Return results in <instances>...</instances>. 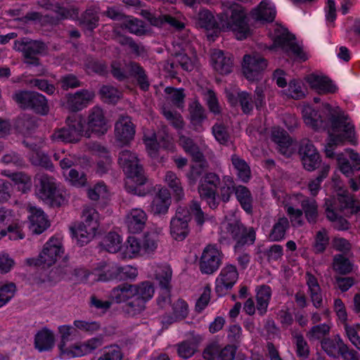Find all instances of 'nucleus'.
<instances>
[{"label": "nucleus", "mask_w": 360, "mask_h": 360, "mask_svg": "<svg viewBox=\"0 0 360 360\" xmlns=\"http://www.w3.org/2000/svg\"><path fill=\"white\" fill-rule=\"evenodd\" d=\"M223 6V13L219 15V22L210 11L202 9L198 15V25L207 30L226 28L234 32L238 39H245L250 34V28L243 8L237 4L227 3Z\"/></svg>", "instance_id": "1"}, {"label": "nucleus", "mask_w": 360, "mask_h": 360, "mask_svg": "<svg viewBox=\"0 0 360 360\" xmlns=\"http://www.w3.org/2000/svg\"><path fill=\"white\" fill-rule=\"evenodd\" d=\"M304 123L315 130L327 131L342 129L348 139L354 134V125L349 121L348 115L339 107H332L326 103L321 112H318L309 105H304L302 110Z\"/></svg>", "instance_id": "2"}, {"label": "nucleus", "mask_w": 360, "mask_h": 360, "mask_svg": "<svg viewBox=\"0 0 360 360\" xmlns=\"http://www.w3.org/2000/svg\"><path fill=\"white\" fill-rule=\"evenodd\" d=\"M118 164L127 176V191L139 196L145 195L146 191H142L141 186L146 183V178L136 154L127 149L121 150L118 156Z\"/></svg>", "instance_id": "3"}, {"label": "nucleus", "mask_w": 360, "mask_h": 360, "mask_svg": "<svg viewBox=\"0 0 360 360\" xmlns=\"http://www.w3.org/2000/svg\"><path fill=\"white\" fill-rule=\"evenodd\" d=\"M190 210L186 207L179 206L176 211L175 216L170 221V233L172 236L176 240H183L189 233L188 222L191 220V213L195 217L198 225L202 226L205 217L202 211L200 205L195 200L191 202Z\"/></svg>", "instance_id": "4"}, {"label": "nucleus", "mask_w": 360, "mask_h": 360, "mask_svg": "<svg viewBox=\"0 0 360 360\" xmlns=\"http://www.w3.org/2000/svg\"><path fill=\"white\" fill-rule=\"evenodd\" d=\"M235 242L234 250L237 252L245 245H253L256 240V231L253 227L245 226L240 221L234 220L225 224L221 229L219 242L228 244Z\"/></svg>", "instance_id": "5"}, {"label": "nucleus", "mask_w": 360, "mask_h": 360, "mask_svg": "<svg viewBox=\"0 0 360 360\" xmlns=\"http://www.w3.org/2000/svg\"><path fill=\"white\" fill-rule=\"evenodd\" d=\"M100 226V214L93 207H83L81 221L72 228L73 237L79 245L83 246L90 242L96 235Z\"/></svg>", "instance_id": "6"}, {"label": "nucleus", "mask_w": 360, "mask_h": 360, "mask_svg": "<svg viewBox=\"0 0 360 360\" xmlns=\"http://www.w3.org/2000/svg\"><path fill=\"white\" fill-rule=\"evenodd\" d=\"M273 41L274 44L269 48L271 50L280 48L288 56L302 60L307 59L302 46L296 42L295 36L290 34L285 27L281 25L276 27Z\"/></svg>", "instance_id": "7"}, {"label": "nucleus", "mask_w": 360, "mask_h": 360, "mask_svg": "<svg viewBox=\"0 0 360 360\" xmlns=\"http://www.w3.org/2000/svg\"><path fill=\"white\" fill-rule=\"evenodd\" d=\"M112 76L119 81H124L129 77L136 79L139 87L147 91L150 86L148 75L145 70L137 63L130 61L124 64V67L118 63H114L111 65Z\"/></svg>", "instance_id": "8"}, {"label": "nucleus", "mask_w": 360, "mask_h": 360, "mask_svg": "<svg viewBox=\"0 0 360 360\" xmlns=\"http://www.w3.org/2000/svg\"><path fill=\"white\" fill-rule=\"evenodd\" d=\"M63 252L60 240L52 237L44 245L37 258H27L25 263L29 266H42L49 267L54 264Z\"/></svg>", "instance_id": "9"}, {"label": "nucleus", "mask_w": 360, "mask_h": 360, "mask_svg": "<svg viewBox=\"0 0 360 360\" xmlns=\"http://www.w3.org/2000/svg\"><path fill=\"white\" fill-rule=\"evenodd\" d=\"M84 124L82 118L77 115L69 116L66 127L56 131L51 138L54 141L73 143L77 142L83 136Z\"/></svg>", "instance_id": "10"}, {"label": "nucleus", "mask_w": 360, "mask_h": 360, "mask_svg": "<svg viewBox=\"0 0 360 360\" xmlns=\"http://www.w3.org/2000/svg\"><path fill=\"white\" fill-rule=\"evenodd\" d=\"M40 186L37 192L39 198L52 207H59L65 202L63 195L57 190L53 178L44 174L40 176Z\"/></svg>", "instance_id": "11"}, {"label": "nucleus", "mask_w": 360, "mask_h": 360, "mask_svg": "<svg viewBox=\"0 0 360 360\" xmlns=\"http://www.w3.org/2000/svg\"><path fill=\"white\" fill-rule=\"evenodd\" d=\"M220 184V178L214 172H207L200 180L198 188V193L202 200L207 202L211 209H215L217 201V188Z\"/></svg>", "instance_id": "12"}, {"label": "nucleus", "mask_w": 360, "mask_h": 360, "mask_svg": "<svg viewBox=\"0 0 360 360\" xmlns=\"http://www.w3.org/2000/svg\"><path fill=\"white\" fill-rule=\"evenodd\" d=\"M13 49L22 53L26 64L38 66L39 60L36 55L43 53L46 49V46L39 41L22 38L14 41Z\"/></svg>", "instance_id": "13"}, {"label": "nucleus", "mask_w": 360, "mask_h": 360, "mask_svg": "<svg viewBox=\"0 0 360 360\" xmlns=\"http://www.w3.org/2000/svg\"><path fill=\"white\" fill-rule=\"evenodd\" d=\"M136 295L135 300L127 303V311L131 316L141 312L145 308L146 302L150 300L155 292L153 285L150 281H143L135 285Z\"/></svg>", "instance_id": "14"}, {"label": "nucleus", "mask_w": 360, "mask_h": 360, "mask_svg": "<svg viewBox=\"0 0 360 360\" xmlns=\"http://www.w3.org/2000/svg\"><path fill=\"white\" fill-rule=\"evenodd\" d=\"M224 254L216 245H208L202 251L200 259V270L203 274H212L222 263Z\"/></svg>", "instance_id": "15"}, {"label": "nucleus", "mask_w": 360, "mask_h": 360, "mask_svg": "<svg viewBox=\"0 0 360 360\" xmlns=\"http://www.w3.org/2000/svg\"><path fill=\"white\" fill-rule=\"evenodd\" d=\"M117 264L115 262H101L91 272L81 269L75 270V274H84V277L81 278L82 281H87L91 276H94V281H108L117 279Z\"/></svg>", "instance_id": "16"}, {"label": "nucleus", "mask_w": 360, "mask_h": 360, "mask_svg": "<svg viewBox=\"0 0 360 360\" xmlns=\"http://www.w3.org/2000/svg\"><path fill=\"white\" fill-rule=\"evenodd\" d=\"M238 271L234 264H226L221 269L215 280V292L219 296H223L237 283Z\"/></svg>", "instance_id": "17"}, {"label": "nucleus", "mask_w": 360, "mask_h": 360, "mask_svg": "<svg viewBox=\"0 0 360 360\" xmlns=\"http://www.w3.org/2000/svg\"><path fill=\"white\" fill-rule=\"evenodd\" d=\"M267 67V60L259 55H245L243 72L250 81L257 80Z\"/></svg>", "instance_id": "18"}, {"label": "nucleus", "mask_w": 360, "mask_h": 360, "mask_svg": "<svg viewBox=\"0 0 360 360\" xmlns=\"http://www.w3.org/2000/svg\"><path fill=\"white\" fill-rule=\"evenodd\" d=\"M136 127L131 118L121 115L115 124V137L121 146L128 145L134 138Z\"/></svg>", "instance_id": "19"}, {"label": "nucleus", "mask_w": 360, "mask_h": 360, "mask_svg": "<svg viewBox=\"0 0 360 360\" xmlns=\"http://www.w3.org/2000/svg\"><path fill=\"white\" fill-rule=\"evenodd\" d=\"M94 91L80 89L74 94L66 95L65 108L72 112H78L86 108L95 98Z\"/></svg>", "instance_id": "20"}, {"label": "nucleus", "mask_w": 360, "mask_h": 360, "mask_svg": "<svg viewBox=\"0 0 360 360\" xmlns=\"http://www.w3.org/2000/svg\"><path fill=\"white\" fill-rule=\"evenodd\" d=\"M300 153L304 167L308 171H313L319 165L321 162L319 154L309 140L302 141Z\"/></svg>", "instance_id": "21"}, {"label": "nucleus", "mask_w": 360, "mask_h": 360, "mask_svg": "<svg viewBox=\"0 0 360 360\" xmlns=\"http://www.w3.org/2000/svg\"><path fill=\"white\" fill-rule=\"evenodd\" d=\"M87 127L92 132L98 135L107 132V120L101 107L96 105L89 110Z\"/></svg>", "instance_id": "22"}, {"label": "nucleus", "mask_w": 360, "mask_h": 360, "mask_svg": "<svg viewBox=\"0 0 360 360\" xmlns=\"http://www.w3.org/2000/svg\"><path fill=\"white\" fill-rule=\"evenodd\" d=\"M148 215L141 208L130 210L125 217V224L130 233H139L141 232L146 224Z\"/></svg>", "instance_id": "23"}, {"label": "nucleus", "mask_w": 360, "mask_h": 360, "mask_svg": "<svg viewBox=\"0 0 360 360\" xmlns=\"http://www.w3.org/2000/svg\"><path fill=\"white\" fill-rule=\"evenodd\" d=\"M29 229L33 233L40 234L43 233L49 226V221L44 211L35 206H29Z\"/></svg>", "instance_id": "24"}, {"label": "nucleus", "mask_w": 360, "mask_h": 360, "mask_svg": "<svg viewBox=\"0 0 360 360\" xmlns=\"http://www.w3.org/2000/svg\"><path fill=\"white\" fill-rule=\"evenodd\" d=\"M306 81L319 94H334L338 90L337 86L326 76L310 74L306 77Z\"/></svg>", "instance_id": "25"}, {"label": "nucleus", "mask_w": 360, "mask_h": 360, "mask_svg": "<svg viewBox=\"0 0 360 360\" xmlns=\"http://www.w3.org/2000/svg\"><path fill=\"white\" fill-rule=\"evenodd\" d=\"M211 63L213 68L221 75L232 71L233 58L231 54L225 53L219 49H214L211 53Z\"/></svg>", "instance_id": "26"}, {"label": "nucleus", "mask_w": 360, "mask_h": 360, "mask_svg": "<svg viewBox=\"0 0 360 360\" xmlns=\"http://www.w3.org/2000/svg\"><path fill=\"white\" fill-rule=\"evenodd\" d=\"M171 205V196L169 191L161 188L154 196L150 205V212L154 215H161L167 213Z\"/></svg>", "instance_id": "27"}, {"label": "nucleus", "mask_w": 360, "mask_h": 360, "mask_svg": "<svg viewBox=\"0 0 360 360\" xmlns=\"http://www.w3.org/2000/svg\"><path fill=\"white\" fill-rule=\"evenodd\" d=\"M250 15L255 22L264 24L274 20L276 9L274 5L262 0L259 6L251 11Z\"/></svg>", "instance_id": "28"}, {"label": "nucleus", "mask_w": 360, "mask_h": 360, "mask_svg": "<svg viewBox=\"0 0 360 360\" xmlns=\"http://www.w3.org/2000/svg\"><path fill=\"white\" fill-rule=\"evenodd\" d=\"M103 345L101 338H92L86 342L75 345L67 349V354L71 357L82 356L89 354Z\"/></svg>", "instance_id": "29"}, {"label": "nucleus", "mask_w": 360, "mask_h": 360, "mask_svg": "<svg viewBox=\"0 0 360 360\" xmlns=\"http://www.w3.org/2000/svg\"><path fill=\"white\" fill-rule=\"evenodd\" d=\"M3 176L9 178L16 188L22 193L31 190L32 178L25 172H11L9 170H3L1 173Z\"/></svg>", "instance_id": "30"}, {"label": "nucleus", "mask_w": 360, "mask_h": 360, "mask_svg": "<svg viewBox=\"0 0 360 360\" xmlns=\"http://www.w3.org/2000/svg\"><path fill=\"white\" fill-rule=\"evenodd\" d=\"M142 14L154 26H162L163 24L167 23L178 30L184 29L185 26L184 22L169 15L157 16L147 11H143Z\"/></svg>", "instance_id": "31"}, {"label": "nucleus", "mask_w": 360, "mask_h": 360, "mask_svg": "<svg viewBox=\"0 0 360 360\" xmlns=\"http://www.w3.org/2000/svg\"><path fill=\"white\" fill-rule=\"evenodd\" d=\"M172 314L171 316L162 317L163 325H169L174 322L185 319L188 313V306L186 301L179 298L174 301L172 305Z\"/></svg>", "instance_id": "32"}, {"label": "nucleus", "mask_w": 360, "mask_h": 360, "mask_svg": "<svg viewBox=\"0 0 360 360\" xmlns=\"http://www.w3.org/2000/svg\"><path fill=\"white\" fill-rule=\"evenodd\" d=\"M178 143L186 153L192 157L193 161L197 162L202 161L203 154L191 138L179 133Z\"/></svg>", "instance_id": "33"}, {"label": "nucleus", "mask_w": 360, "mask_h": 360, "mask_svg": "<svg viewBox=\"0 0 360 360\" xmlns=\"http://www.w3.org/2000/svg\"><path fill=\"white\" fill-rule=\"evenodd\" d=\"M306 281L313 305L317 309L321 308L323 305V297L317 278L311 273L307 272Z\"/></svg>", "instance_id": "34"}, {"label": "nucleus", "mask_w": 360, "mask_h": 360, "mask_svg": "<svg viewBox=\"0 0 360 360\" xmlns=\"http://www.w3.org/2000/svg\"><path fill=\"white\" fill-rule=\"evenodd\" d=\"M345 343L339 335L333 338H324L321 342V348L330 357L338 356L342 350L345 349Z\"/></svg>", "instance_id": "35"}, {"label": "nucleus", "mask_w": 360, "mask_h": 360, "mask_svg": "<svg viewBox=\"0 0 360 360\" xmlns=\"http://www.w3.org/2000/svg\"><path fill=\"white\" fill-rule=\"evenodd\" d=\"M191 124L197 131L203 130L202 122L206 119L205 110L198 101H193L189 105Z\"/></svg>", "instance_id": "36"}, {"label": "nucleus", "mask_w": 360, "mask_h": 360, "mask_svg": "<svg viewBox=\"0 0 360 360\" xmlns=\"http://www.w3.org/2000/svg\"><path fill=\"white\" fill-rule=\"evenodd\" d=\"M271 297V289L269 286L263 285L256 290V307L259 315L263 316L266 313Z\"/></svg>", "instance_id": "37"}, {"label": "nucleus", "mask_w": 360, "mask_h": 360, "mask_svg": "<svg viewBox=\"0 0 360 360\" xmlns=\"http://www.w3.org/2000/svg\"><path fill=\"white\" fill-rule=\"evenodd\" d=\"M135 285L122 284L112 289L111 296L117 303L127 302L129 300H135Z\"/></svg>", "instance_id": "38"}, {"label": "nucleus", "mask_w": 360, "mask_h": 360, "mask_svg": "<svg viewBox=\"0 0 360 360\" xmlns=\"http://www.w3.org/2000/svg\"><path fill=\"white\" fill-rule=\"evenodd\" d=\"M271 138L274 142L278 145V150L282 154L288 155L290 153L289 147L291 145V140L285 130L280 128H274L271 132Z\"/></svg>", "instance_id": "39"}, {"label": "nucleus", "mask_w": 360, "mask_h": 360, "mask_svg": "<svg viewBox=\"0 0 360 360\" xmlns=\"http://www.w3.org/2000/svg\"><path fill=\"white\" fill-rule=\"evenodd\" d=\"M25 146L34 152L32 155L31 160L33 165H40L41 167L49 168L51 166V163L46 155L39 151V148L42 146V142L39 143H35L25 140L23 141Z\"/></svg>", "instance_id": "40"}, {"label": "nucleus", "mask_w": 360, "mask_h": 360, "mask_svg": "<svg viewBox=\"0 0 360 360\" xmlns=\"http://www.w3.org/2000/svg\"><path fill=\"white\" fill-rule=\"evenodd\" d=\"M236 198L241 207L247 212L252 211L253 198L250 190L242 185L236 186L234 191Z\"/></svg>", "instance_id": "41"}, {"label": "nucleus", "mask_w": 360, "mask_h": 360, "mask_svg": "<svg viewBox=\"0 0 360 360\" xmlns=\"http://www.w3.org/2000/svg\"><path fill=\"white\" fill-rule=\"evenodd\" d=\"M122 255L124 259H132L144 255L140 239L136 237H129L124 246Z\"/></svg>", "instance_id": "42"}, {"label": "nucleus", "mask_w": 360, "mask_h": 360, "mask_svg": "<svg viewBox=\"0 0 360 360\" xmlns=\"http://www.w3.org/2000/svg\"><path fill=\"white\" fill-rule=\"evenodd\" d=\"M341 130L344 132L343 134L335 135V133L338 132L339 131H328V138L327 140V143L325 146V153L328 158H331L334 157V146L342 143L345 139H347L351 142L353 141L352 139L354 136V133L351 138L348 139L345 132L342 129Z\"/></svg>", "instance_id": "43"}, {"label": "nucleus", "mask_w": 360, "mask_h": 360, "mask_svg": "<svg viewBox=\"0 0 360 360\" xmlns=\"http://www.w3.org/2000/svg\"><path fill=\"white\" fill-rule=\"evenodd\" d=\"M54 342V337L52 332L48 329L39 331L34 339L35 347L40 352L49 350Z\"/></svg>", "instance_id": "44"}, {"label": "nucleus", "mask_w": 360, "mask_h": 360, "mask_svg": "<svg viewBox=\"0 0 360 360\" xmlns=\"http://www.w3.org/2000/svg\"><path fill=\"white\" fill-rule=\"evenodd\" d=\"M98 20L99 18L96 8L91 7L87 8L82 14L79 20V25L83 29L92 31L98 26Z\"/></svg>", "instance_id": "45"}, {"label": "nucleus", "mask_w": 360, "mask_h": 360, "mask_svg": "<svg viewBox=\"0 0 360 360\" xmlns=\"http://www.w3.org/2000/svg\"><path fill=\"white\" fill-rule=\"evenodd\" d=\"M290 224L288 219L285 217H280L274 224L269 234V238L271 241H281L285 238L287 230Z\"/></svg>", "instance_id": "46"}, {"label": "nucleus", "mask_w": 360, "mask_h": 360, "mask_svg": "<svg viewBox=\"0 0 360 360\" xmlns=\"http://www.w3.org/2000/svg\"><path fill=\"white\" fill-rule=\"evenodd\" d=\"M338 203L340 210L346 211L349 214H356L360 211V206L358 201L355 200L350 195H339L335 205Z\"/></svg>", "instance_id": "47"}, {"label": "nucleus", "mask_w": 360, "mask_h": 360, "mask_svg": "<svg viewBox=\"0 0 360 360\" xmlns=\"http://www.w3.org/2000/svg\"><path fill=\"white\" fill-rule=\"evenodd\" d=\"M165 181L170 188L173 190L174 198L176 200H181L184 197V192L180 179L176 174L172 172H167Z\"/></svg>", "instance_id": "48"}, {"label": "nucleus", "mask_w": 360, "mask_h": 360, "mask_svg": "<svg viewBox=\"0 0 360 360\" xmlns=\"http://www.w3.org/2000/svg\"><path fill=\"white\" fill-rule=\"evenodd\" d=\"M231 162L237 171L238 179L243 182H248L250 179V169L246 162L236 155L231 156Z\"/></svg>", "instance_id": "49"}, {"label": "nucleus", "mask_w": 360, "mask_h": 360, "mask_svg": "<svg viewBox=\"0 0 360 360\" xmlns=\"http://www.w3.org/2000/svg\"><path fill=\"white\" fill-rule=\"evenodd\" d=\"M121 236L115 232H109L103 238L101 245L109 252L115 253L121 248Z\"/></svg>", "instance_id": "50"}, {"label": "nucleus", "mask_w": 360, "mask_h": 360, "mask_svg": "<svg viewBox=\"0 0 360 360\" xmlns=\"http://www.w3.org/2000/svg\"><path fill=\"white\" fill-rule=\"evenodd\" d=\"M302 207L307 221L310 224L316 223L318 217V205L316 200L306 198L302 201Z\"/></svg>", "instance_id": "51"}, {"label": "nucleus", "mask_w": 360, "mask_h": 360, "mask_svg": "<svg viewBox=\"0 0 360 360\" xmlns=\"http://www.w3.org/2000/svg\"><path fill=\"white\" fill-rule=\"evenodd\" d=\"M25 223L19 219H12L11 221L6 227V236L8 234L11 240H19L25 238L22 229Z\"/></svg>", "instance_id": "52"}, {"label": "nucleus", "mask_w": 360, "mask_h": 360, "mask_svg": "<svg viewBox=\"0 0 360 360\" xmlns=\"http://www.w3.org/2000/svg\"><path fill=\"white\" fill-rule=\"evenodd\" d=\"M172 271L169 265L158 266L155 270V278L159 281L161 288H170Z\"/></svg>", "instance_id": "53"}, {"label": "nucleus", "mask_w": 360, "mask_h": 360, "mask_svg": "<svg viewBox=\"0 0 360 360\" xmlns=\"http://www.w3.org/2000/svg\"><path fill=\"white\" fill-rule=\"evenodd\" d=\"M354 265L349 259L342 255H337L333 258V269L340 274H347L352 271Z\"/></svg>", "instance_id": "54"}, {"label": "nucleus", "mask_w": 360, "mask_h": 360, "mask_svg": "<svg viewBox=\"0 0 360 360\" xmlns=\"http://www.w3.org/2000/svg\"><path fill=\"white\" fill-rule=\"evenodd\" d=\"M140 240L143 254L153 252L158 248V236L155 232L146 233Z\"/></svg>", "instance_id": "55"}, {"label": "nucleus", "mask_w": 360, "mask_h": 360, "mask_svg": "<svg viewBox=\"0 0 360 360\" xmlns=\"http://www.w3.org/2000/svg\"><path fill=\"white\" fill-rule=\"evenodd\" d=\"M87 195L91 200L97 201L100 199L107 198L109 192L107 186L103 181H99L88 189Z\"/></svg>", "instance_id": "56"}, {"label": "nucleus", "mask_w": 360, "mask_h": 360, "mask_svg": "<svg viewBox=\"0 0 360 360\" xmlns=\"http://www.w3.org/2000/svg\"><path fill=\"white\" fill-rule=\"evenodd\" d=\"M292 337L295 340L297 356L302 360L307 359L309 354V347L307 341L303 335L298 333H293Z\"/></svg>", "instance_id": "57"}, {"label": "nucleus", "mask_w": 360, "mask_h": 360, "mask_svg": "<svg viewBox=\"0 0 360 360\" xmlns=\"http://www.w3.org/2000/svg\"><path fill=\"white\" fill-rule=\"evenodd\" d=\"M30 108L41 115L47 114L49 105L46 97L41 94L34 92Z\"/></svg>", "instance_id": "58"}, {"label": "nucleus", "mask_w": 360, "mask_h": 360, "mask_svg": "<svg viewBox=\"0 0 360 360\" xmlns=\"http://www.w3.org/2000/svg\"><path fill=\"white\" fill-rule=\"evenodd\" d=\"M65 177L72 186L77 188L84 187L87 184L86 175L82 171L71 169Z\"/></svg>", "instance_id": "59"}, {"label": "nucleus", "mask_w": 360, "mask_h": 360, "mask_svg": "<svg viewBox=\"0 0 360 360\" xmlns=\"http://www.w3.org/2000/svg\"><path fill=\"white\" fill-rule=\"evenodd\" d=\"M167 65L171 67V69H174L179 65L184 70L191 71L194 68V61L187 56L186 54L179 53L174 57V60L172 63H168Z\"/></svg>", "instance_id": "60"}, {"label": "nucleus", "mask_w": 360, "mask_h": 360, "mask_svg": "<svg viewBox=\"0 0 360 360\" xmlns=\"http://www.w3.org/2000/svg\"><path fill=\"white\" fill-rule=\"evenodd\" d=\"M124 20V27L129 32L136 35L144 34L143 22L141 20L130 16H126Z\"/></svg>", "instance_id": "61"}, {"label": "nucleus", "mask_w": 360, "mask_h": 360, "mask_svg": "<svg viewBox=\"0 0 360 360\" xmlns=\"http://www.w3.org/2000/svg\"><path fill=\"white\" fill-rule=\"evenodd\" d=\"M16 286L14 283H7L0 285V307L6 305L14 296Z\"/></svg>", "instance_id": "62"}, {"label": "nucleus", "mask_w": 360, "mask_h": 360, "mask_svg": "<svg viewBox=\"0 0 360 360\" xmlns=\"http://www.w3.org/2000/svg\"><path fill=\"white\" fill-rule=\"evenodd\" d=\"M99 94L105 103H116L121 94L115 87L110 85L103 86L99 90Z\"/></svg>", "instance_id": "63"}, {"label": "nucleus", "mask_w": 360, "mask_h": 360, "mask_svg": "<svg viewBox=\"0 0 360 360\" xmlns=\"http://www.w3.org/2000/svg\"><path fill=\"white\" fill-rule=\"evenodd\" d=\"M346 335L350 342L360 350V336L359 332L360 331V324L349 325L347 323H343Z\"/></svg>", "instance_id": "64"}]
</instances>
